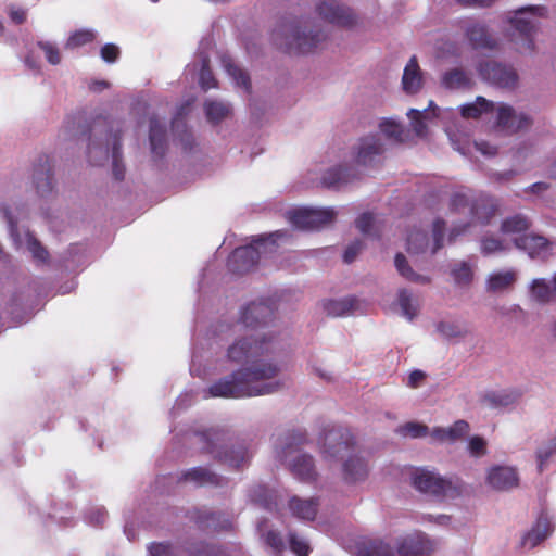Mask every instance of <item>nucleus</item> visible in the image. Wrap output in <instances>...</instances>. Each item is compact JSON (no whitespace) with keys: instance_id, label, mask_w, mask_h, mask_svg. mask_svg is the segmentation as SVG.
<instances>
[{"instance_id":"obj_1","label":"nucleus","mask_w":556,"mask_h":556,"mask_svg":"<svg viewBox=\"0 0 556 556\" xmlns=\"http://www.w3.org/2000/svg\"><path fill=\"white\" fill-rule=\"evenodd\" d=\"M278 343L273 336L244 337L236 340L227 350V357L236 364L249 366L219 379L208 388L212 397H252L271 394L285 383L275 380L282 367L277 362Z\"/></svg>"},{"instance_id":"obj_2","label":"nucleus","mask_w":556,"mask_h":556,"mask_svg":"<svg viewBox=\"0 0 556 556\" xmlns=\"http://www.w3.org/2000/svg\"><path fill=\"white\" fill-rule=\"evenodd\" d=\"M318 442L325 459H343L346 456L342 465L345 482L355 483L367 478V462L359 455L358 446L350 429L342 426H328L324 428Z\"/></svg>"},{"instance_id":"obj_3","label":"nucleus","mask_w":556,"mask_h":556,"mask_svg":"<svg viewBox=\"0 0 556 556\" xmlns=\"http://www.w3.org/2000/svg\"><path fill=\"white\" fill-rule=\"evenodd\" d=\"M273 37L279 49L293 55L309 53L326 39L321 29L299 20L281 21L274 29Z\"/></svg>"},{"instance_id":"obj_4","label":"nucleus","mask_w":556,"mask_h":556,"mask_svg":"<svg viewBox=\"0 0 556 556\" xmlns=\"http://www.w3.org/2000/svg\"><path fill=\"white\" fill-rule=\"evenodd\" d=\"M109 122L104 117H98L93 121L92 126L87 130H81V135L89 134V140H91V131L98 127L108 126ZM121 131L113 132V127L106 131L105 143L90 141L88 144V160L91 164L98 165L102 160L109 157V146L112 144V172L116 180L122 181L125 178V166L122 160V143H121Z\"/></svg>"},{"instance_id":"obj_5","label":"nucleus","mask_w":556,"mask_h":556,"mask_svg":"<svg viewBox=\"0 0 556 556\" xmlns=\"http://www.w3.org/2000/svg\"><path fill=\"white\" fill-rule=\"evenodd\" d=\"M545 14L546 8L542 5H529L515 11L514 16L509 20L513 28L510 37L519 52H532L534 50L538 18Z\"/></svg>"},{"instance_id":"obj_6","label":"nucleus","mask_w":556,"mask_h":556,"mask_svg":"<svg viewBox=\"0 0 556 556\" xmlns=\"http://www.w3.org/2000/svg\"><path fill=\"white\" fill-rule=\"evenodd\" d=\"M413 486L425 494L437 498H455L463 492L459 479H445L426 468H416L412 473Z\"/></svg>"},{"instance_id":"obj_7","label":"nucleus","mask_w":556,"mask_h":556,"mask_svg":"<svg viewBox=\"0 0 556 556\" xmlns=\"http://www.w3.org/2000/svg\"><path fill=\"white\" fill-rule=\"evenodd\" d=\"M199 438L203 443L204 452L212 454L215 459L236 469H239L251 457L248 450L242 445L222 451L226 441V432L223 430L210 429L199 433Z\"/></svg>"},{"instance_id":"obj_8","label":"nucleus","mask_w":556,"mask_h":556,"mask_svg":"<svg viewBox=\"0 0 556 556\" xmlns=\"http://www.w3.org/2000/svg\"><path fill=\"white\" fill-rule=\"evenodd\" d=\"M286 233L287 231L277 230L269 233L268 236H262L254 240V244L235 249L227 261L228 269L237 275H242L250 271L260 261L262 253L260 248L264 247V249H266L267 243L275 244L276 241L285 237ZM266 250H264V252Z\"/></svg>"},{"instance_id":"obj_9","label":"nucleus","mask_w":556,"mask_h":556,"mask_svg":"<svg viewBox=\"0 0 556 556\" xmlns=\"http://www.w3.org/2000/svg\"><path fill=\"white\" fill-rule=\"evenodd\" d=\"M480 77L500 88L514 89L518 85L519 76L516 70L495 61L481 62L478 66Z\"/></svg>"},{"instance_id":"obj_10","label":"nucleus","mask_w":556,"mask_h":556,"mask_svg":"<svg viewBox=\"0 0 556 556\" xmlns=\"http://www.w3.org/2000/svg\"><path fill=\"white\" fill-rule=\"evenodd\" d=\"M316 12L324 21L341 28L352 29L358 24V16L348 5L334 0H324L316 5Z\"/></svg>"},{"instance_id":"obj_11","label":"nucleus","mask_w":556,"mask_h":556,"mask_svg":"<svg viewBox=\"0 0 556 556\" xmlns=\"http://www.w3.org/2000/svg\"><path fill=\"white\" fill-rule=\"evenodd\" d=\"M336 215L332 208H299L290 212L289 218L299 229L314 230L331 224Z\"/></svg>"},{"instance_id":"obj_12","label":"nucleus","mask_w":556,"mask_h":556,"mask_svg":"<svg viewBox=\"0 0 556 556\" xmlns=\"http://www.w3.org/2000/svg\"><path fill=\"white\" fill-rule=\"evenodd\" d=\"M437 544L424 533L402 538L396 543L397 556H431Z\"/></svg>"},{"instance_id":"obj_13","label":"nucleus","mask_w":556,"mask_h":556,"mask_svg":"<svg viewBox=\"0 0 556 556\" xmlns=\"http://www.w3.org/2000/svg\"><path fill=\"white\" fill-rule=\"evenodd\" d=\"M188 516L200 529L205 531L218 532L232 529V521L222 513L194 508L189 511Z\"/></svg>"},{"instance_id":"obj_14","label":"nucleus","mask_w":556,"mask_h":556,"mask_svg":"<svg viewBox=\"0 0 556 556\" xmlns=\"http://www.w3.org/2000/svg\"><path fill=\"white\" fill-rule=\"evenodd\" d=\"M532 119L525 113H516L508 104H501L497 109V126L509 134L529 128Z\"/></svg>"},{"instance_id":"obj_15","label":"nucleus","mask_w":556,"mask_h":556,"mask_svg":"<svg viewBox=\"0 0 556 556\" xmlns=\"http://www.w3.org/2000/svg\"><path fill=\"white\" fill-rule=\"evenodd\" d=\"M274 307L267 302H252L243 308L241 321L245 327L257 328L267 325L274 318Z\"/></svg>"},{"instance_id":"obj_16","label":"nucleus","mask_w":556,"mask_h":556,"mask_svg":"<svg viewBox=\"0 0 556 556\" xmlns=\"http://www.w3.org/2000/svg\"><path fill=\"white\" fill-rule=\"evenodd\" d=\"M33 182L37 193L41 197L49 194L53 189V174L51 161L48 155H40L34 165Z\"/></svg>"},{"instance_id":"obj_17","label":"nucleus","mask_w":556,"mask_h":556,"mask_svg":"<svg viewBox=\"0 0 556 556\" xmlns=\"http://www.w3.org/2000/svg\"><path fill=\"white\" fill-rule=\"evenodd\" d=\"M517 249L526 251L531 258H545L551 254V242L543 236L522 235L514 240Z\"/></svg>"},{"instance_id":"obj_18","label":"nucleus","mask_w":556,"mask_h":556,"mask_svg":"<svg viewBox=\"0 0 556 556\" xmlns=\"http://www.w3.org/2000/svg\"><path fill=\"white\" fill-rule=\"evenodd\" d=\"M465 36L475 50H493L497 47L496 39L489 33L484 24L468 23L465 27Z\"/></svg>"},{"instance_id":"obj_19","label":"nucleus","mask_w":556,"mask_h":556,"mask_svg":"<svg viewBox=\"0 0 556 556\" xmlns=\"http://www.w3.org/2000/svg\"><path fill=\"white\" fill-rule=\"evenodd\" d=\"M488 483L495 490L506 491L519 483V478L513 467L495 466L488 475Z\"/></svg>"},{"instance_id":"obj_20","label":"nucleus","mask_w":556,"mask_h":556,"mask_svg":"<svg viewBox=\"0 0 556 556\" xmlns=\"http://www.w3.org/2000/svg\"><path fill=\"white\" fill-rule=\"evenodd\" d=\"M289 509L291 514L302 520L313 521L316 518L319 501L318 498H302L296 495L289 500Z\"/></svg>"},{"instance_id":"obj_21","label":"nucleus","mask_w":556,"mask_h":556,"mask_svg":"<svg viewBox=\"0 0 556 556\" xmlns=\"http://www.w3.org/2000/svg\"><path fill=\"white\" fill-rule=\"evenodd\" d=\"M291 473L303 482H313L317 478L314 459L308 454L298 455L290 464Z\"/></svg>"},{"instance_id":"obj_22","label":"nucleus","mask_w":556,"mask_h":556,"mask_svg":"<svg viewBox=\"0 0 556 556\" xmlns=\"http://www.w3.org/2000/svg\"><path fill=\"white\" fill-rule=\"evenodd\" d=\"M180 480L192 482L198 486H218L223 481L222 477L204 467H194L184 471Z\"/></svg>"},{"instance_id":"obj_23","label":"nucleus","mask_w":556,"mask_h":556,"mask_svg":"<svg viewBox=\"0 0 556 556\" xmlns=\"http://www.w3.org/2000/svg\"><path fill=\"white\" fill-rule=\"evenodd\" d=\"M383 152V146L377 136H368L361 140L356 161L358 164H370L374 159Z\"/></svg>"},{"instance_id":"obj_24","label":"nucleus","mask_w":556,"mask_h":556,"mask_svg":"<svg viewBox=\"0 0 556 556\" xmlns=\"http://www.w3.org/2000/svg\"><path fill=\"white\" fill-rule=\"evenodd\" d=\"M520 393L515 390L488 391L481 397V403L490 408H503L515 404Z\"/></svg>"},{"instance_id":"obj_25","label":"nucleus","mask_w":556,"mask_h":556,"mask_svg":"<svg viewBox=\"0 0 556 556\" xmlns=\"http://www.w3.org/2000/svg\"><path fill=\"white\" fill-rule=\"evenodd\" d=\"M497 206L494 201L490 198L480 197L472 200L470 206V216L473 220L480 224H489L490 220L495 216Z\"/></svg>"},{"instance_id":"obj_26","label":"nucleus","mask_w":556,"mask_h":556,"mask_svg":"<svg viewBox=\"0 0 556 556\" xmlns=\"http://www.w3.org/2000/svg\"><path fill=\"white\" fill-rule=\"evenodd\" d=\"M402 85L404 91L412 94L416 93L421 88L422 76L415 55L409 59L404 68Z\"/></svg>"},{"instance_id":"obj_27","label":"nucleus","mask_w":556,"mask_h":556,"mask_svg":"<svg viewBox=\"0 0 556 556\" xmlns=\"http://www.w3.org/2000/svg\"><path fill=\"white\" fill-rule=\"evenodd\" d=\"M553 531V526L549 519L545 516H540L533 528L523 536L522 545L530 548L535 547L544 541Z\"/></svg>"},{"instance_id":"obj_28","label":"nucleus","mask_w":556,"mask_h":556,"mask_svg":"<svg viewBox=\"0 0 556 556\" xmlns=\"http://www.w3.org/2000/svg\"><path fill=\"white\" fill-rule=\"evenodd\" d=\"M149 139L151 152L162 157L166 151V128L156 117L150 118Z\"/></svg>"},{"instance_id":"obj_29","label":"nucleus","mask_w":556,"mask_h":556,"mask_svg":"<svg viewBox=\"0 0 556 556\" xmlns=\"http://www.w3.org/2000/svg\"><path fill=\"white\" fill-rule=\"evenodd\" d=\"M358 306V300L355 296H349L341 300H325L323 308L328 316L341 317L355 312Z\"/></svg>"},{"instance_id":"obj_30","label":"nucleus","mask_w":556,"mask_h":556,"mask_svg":"<svg viewBox=\"0 0 556 556\" xmlns=\"http://www.w3.org/2000/svg\"><path fill=\"white\" fill-rule=\"evenodd\" d=\"M352 168L346 166L333 167L323 176V184L328 188H340L353 180Z\"/></svg>"},{"instance_id":"obj_31","label":"nucleus","mask_w":556,"mask_h":556,"mask_svg":"<svg viewBox=\"0 0 556 556\" xmlns=\"http://www.w3.org/2000/svg\"><path fill=\"white\" fill-rule=\"evenodd\" d=\"M180 549L188 556H222L220 546L205 543L203 541H186L180 545Z\"/></svg>"},{"instance_id":"obj_32","label":"nucleus","mask_w":556,"mask_h":556,"mask_svg":"<svg viewBox=\"0 0 556 556\" xmlns=\"http://www.w3.org/2000/svg\"><path fill=\"white\" fill-rule=\"evenodd\" d=\"M517 276L514 270L497 271L488 278L486 289L490 292H501L514 286Z\"/></svg>"},{"instance_id":"obj_33","label":"nucleus","mask_w":556,"mask_h":556,"mask_svg":"<svg viewBox=\"0 0 556 556\" xmlns=\"http://www.w3.org/2000/svg\"><path fill=\"white\" fill-rule=\"evenodd\" d=\"M394 264L399 274L408 281L420 285L430 283V277L415 273L414 269L408 265L406 257L402 253H397L395 255Z\"/></svg>"},{"instance_id":"obj_34","label":"nucleus","mask_w":556,"mask_h":556,"mask_svg":"<svg viewBox=\"0 0 556 556\" xmlns=\"http://www.w3.org/2000/svg\"><path fill=\"white\" fill-rule=\"evenodd\" d=\"M358 556H397L390 544L381 540H371L363 543L357 549Z\"/></svg>"},{"instance_id":"obj_35","label":"nucleus","mask_w":556,"mask_h":556,"mask_svg":"<svg viewBox=\"0 0 556 556\" xmlns=\"http://www.w3.org/2000/svg\"><path fill=\"white\" fill-rule=\"evenodd\" d=\"M250 498L253 503L261 505L267 510L277 507L275 493L265 485H255L250 490Z\"/></svg>"},{"instance_id":"obj_36","label":"nucleus","mask_w":556,"mask_h":556,"mask_svg":"<svg viewBox=\"0 0 556 556\" xmlns=\"http://www.w3.org/2000/svg\"><path fill=\"white\" fill-rule=\"evenodd\" d=\"M494 110V103L483 97H478L473 103L466 104L462 108V116L465 118H478L483 113Z\"/></svg>"},{"instance_id":"obj_37","label":"nucleus","mask_w":556,"mask_h":556,"mask_svg":"<svg viewBox=\"0 0 556 556\" xmlns=\"http://www.w3.org/2000/svg\"><path fill=\"white\" fill-rule=\"evenodd\" d=\"M223 65L226 72L233 78L237 86L243 88L247 92H251V81L249 75L233 63L231 58H223Z\"/></svg>"},{"instance_id":"obj_38","label":"nucleus","mask_w":556,"mask_h":556,"mask_svg":"<svg viewBox=\"0 0 556 556\" xmlns=\"http://www.w3.org/2000/svg\"><path fill=\"white\" fill-rule=\"evenodd\" d=\"M442 85L448 89L465 88L470 86V79L462 68H453L444 73Z\"/></svg>"},{"instance_id":"obj_39","label":"nucleus","mask_w":556,"mask_h":556,"mask_svg":"<svg viewBox=\"0 0 556 556\" xmlns=\"http://www.w3.org/2000/svg\"><path fill=\"white\" fill-rule=\"evenodd\" d=\"M531 226V222L527 216L522 214H516L514 216L507 217L503 220L501 225V231L503 233H520L527 231Z\"/></svg>"},{"instance_id":"obj_40","label":"nucleus","mask_w":556,"mask_h":556,"mask_svg":"<svg viewBox=\"0 0 556 556\" xmlns=\"http://www.w3.org/2000/svg\"><path fill=\"white\" fill-rule=\"evenodd\" d=\"M531 293L540 303L556 301V292L545 279H534L531 285Z\"/></svg>"},{"instance_id":"obj_41","label":"nucleus","mask_w":556,"mask_h":556,"mask_svg":"<svg viewBox=\"0 0 556 556\" xmlns=\"http://www.w3.org/2000/svg\"><path fill=\"white\" fill-rule=\"evenodd\" d=\"M204 111L207 119L213 124L223 121L230 112L227 104L218 101H206L204 103Z\"/></svg>"},{"instance_id":"obj_42","label":"nucleus","mask_w":556,"mask_h":556,"mask_svg":"<svg viewBox=\"0 0 556 556\" xmlns=\"http://www.w3.org/2000/svg\"><path fill=\"white\" fill-rule=\"evenodd\" d=\"M428 247L427 233L422 230L415 229L407 236V251L408 253H422Z\"/></svg>"},{"instance_id":"obj_43","label":"nucleus","mask_w":556,"mask_h":556,"mask_svg":"<svg viewBox=\"0 0 556 556\" xmlns=\"http://www.w3.org/2000/svg\"><path fill=\"white\" fill-rule=\"evenodd\" d=\"M397 302L402 309L403 315L408 320H413L417 316L418 308L413 303L412 294L406 289H401L399 291Z\"/></svg>"},{"instance_id":"obj_44","label":"nucleus","mask_w":556,"mask_h":556,"mask_svg":"<svg viewBox=\"0 0 556 556\" xmlns=\"http://www.w3.org/2000/svg\"><path fill=\"white\" fill-rule=\"evenodd\" d=\"M381 132L396 142H403L404 128L401 124L392 119H383L379 124Z\"/></svg>"},{"instance_id":"obj_45","label":"nucleus","mask_w":556,"mask_h":556,"mask_svg":"<svg viewBox=\"0 0 556 556\" xmlns=\"http://www.w3.org/2000/svg\"><path fill=\"white\" fill-rule=\"evenodd\" d=\"M454 281L459 286H468L473 278V271L471 266L462 262L457 264L451 271Z\"/></svg>"},{"instance_id":"obj_46","label":"nucleus","mask_w":556,"mask_h":556,"mask_svg":"<svg viewBox=\"0 0 556 556\" xmlns=\"http://www.w3.org/2000/svg\"><path fill=\"white\" fill-rule=\"evenodd\" d=\"M556 453V437L549 439L536 451L538 469L542 472L548 459Z\"/></svg>"},{"instance_id":"obj_47","label":"nucleus","mask_w":556,"mask_h":556,"mask_svg":"<svg viewBox=\"0 0 556 556\" xmlns=\"http://www.w3.org/2000/svg\"><path fill=\"white\" fill-rule=\"evenodd\" d=\"M396 432L403 437L422 438L428 434L429 429L426 425L409 421L400 426Z\"/></svg>"},{"instance_id":"obj_48","label":"nucleus","mask_w":556,"mask_h":556,"mask_svg":"<svg viewBox=\"0 0 556 556\" xmlns=\"http://www.w3.org/2000/svg\"><path fill=\"white\" fill-rule=\"evenodd\" d=\"M27 248L31 253L34 260L37 262L46 263L49 258V253L45 247L41 245L39 240L31 233H27Z\"/></svg>"},{"instance_id":"obj_49","label":"nucleus","mask_w":556,"mask_h":556,"mask_svg":"<svg viewBox=\"0 0 556 556\" xmlns=\"http://www.w3.org/2000/svg\"><path fill=\"white\" fill-rule=\"evenodd\" d=\"M199 83L204 91L217 87V80L215 79L213 72L210 68V61L206 58L202 61Z\"/></svg>"},{"instance_id":"obj_50","label":"nucleus","mask_w":556,"mask_h":556,"mask_svg":"<svg viewBox=\"0 0 556 556\" xmlns=\"http://www.w3.org/2000/svg\"><path fill=\"white\" fill-rule=\"evenodd\" d=\"M94 38L96 35L91 30H77L68 38L66 46L72 49L78 48L92 42Z\"/></svg>"},{"instance_id":"obj_51","label":"nucleus","mask_w":556,"mask_h":556,"mask_svg":"<svg viewBox=\"0 0 556 556\" xmlns=\"http://www.w3.org/2000/svg\"><path fill=\"white\" fill-rule=\"evenodd\" d=\"M426 111L427 110L419 111L416 109H410L407 113V116L409 117V119L412 122L414 131L416 132L417 136H420V137L425 136L427 132V125L424 122Z\"/></svg>"},{"instance_id":"obj_52","label":"nucleus","mask_w":556,"mask_h":556,"mask_svg":"<svg viewBox=\"0 0 556 556\" xmlns=\"http://www.w3.org/2000/svg\"><path fill=\"white\" fill-rule=\"evenodd\" d=\"M445 231V222L443 219H435L432 226V238H433V247L431 250L432 254H435L443 247Z\"/></svg>"},{"instance_id":"obj_53","label":"nucleus","mask_w":556,"mask_h":556,"mask_svg":"<svg viewBox=\"0 0 556 556\" xmlns=\"http://www.w3.org/2000/svg\"><path fill=\"white\" fill-rule=\"evenodd\" d=\"M506 250L504 242L493 237H485L481 241V252L484 255L503 252Z\"/></svg>"},{"instance_id":"obj_54","label":"nucleus","mask_w":556,"mask_h":556,"mask_svg":"<svg viewBox=\"0 0 556 556\" xmlns=\"http://www.w3.org/2000/svg\"><path fill=\"white\" fill-rule=\"evenodd\" d=\"M289 543L291 551L298 556H308L311 547L306 541L298 536L295 533L289 534Z\"/></svg>"},{"instance_id":"obj_55","label":"nucleus","mask_w":556,"mask_h":556,"mask_svg":"<svg viewBox=\"0 0 556 556\" xmlns=\"http://www.w3.org/2000/svg\"><path fill=\"white\" fill-rule=\"evenodd\" d=\"M469 432V424L466 420L459 419L447 428L450 441L454 442L464 438Z\"/></svg>"},{"instance_id":"obj_56","label":"nucleus","mask_w":556,"mask_h":556,"mask_svg":"<svg viewBox=\"0 0 556 556\" xmlns=\"http://www.w3.org/2000/svg\"><path fill=\"white\" fill-rule=\"evenodd\" d=\"M438 331L445 338H458L465 334V331L455 324L451 323H439L437 326Z\"/></svg>"},{"instance_id":"obj_57","label":"nucleus","mask_w":556,"mask_h":556,"mask_svg":"<svg viewBox=\"0 0 556 556\" xmlns=\"http://www.w3.org/2000/svg\"><path fill=\"white\" fill-rule=\"evenodd\" d=\"M471 203H472V201L470 200L468 194H466L465 192H455L451 197L450 205H451L452 211L459 212V211L464 210L465 207L470 208Z\"/></svg>"},{"instance_id":"obj_58","label":"nucleus","mask_w":556,"mask_h":556,"mask_svg":"<svg viewBox=\"0 0 556 556\" xmlns=\"http://www.w3.org/2000/svg\"><path fill=\"white\" fill-rule=\"evenodd\" d=\"M39 48L45 52L46 59L52 65H58L61 62L59 49L50 42H39Z\"/></svg>"},{"instance_id":"obj_59","label":"nucleus","mask_w":556,"mask_h":556,"mask_svg":"<svg viewBox=\"0 0 556 556\" xmlns=\"http://www.w3.org/2000/svg\"><path fill=\"white\" fill-rule=\"evenodd\" d=\"M149 553L150 556H176L169 543H152Z\"/></svg>"},{"instance_id":"obj_60","label":"nucleus","mask_w":556,"mask_h":556,"mask_svg":"<svg viewBox=\"0 0 556 556\" xmlns=\"http://www.w3.org/2000/svg\"><path fill=\"white\" fill-rule=\"evenodd\" d=\"M374 222H375V218H374V215L371 213H363L356 219V227H357V229L361 232H363L365 235H368L371 231V228L374 226Z\"/></svg>"},{"instance_id":"obj_61","label":"nucleus","mask_w":556,"mask_h":556,"mask_svg":"<svg viewBox=\"0 0 556 556\" xmlns=\"http://www.w3.org/2000/svg\"><path fill=\"white\" fill-rule=\"evenodd\" d=\"M469 451L476 457L482 456L486 452V442L481 437H472L469 441Z\"/></svg>"},{"instance_id":"obj_62","label":"nucleus","mask_w":556,"mask_h":556,"mask_svg":"<svg viewBox=\"0 0 556 556\" xmlns=\"http://www.w3.org/2000/svg\"><path fill=\"white\" fill-rule=\"evenodd\" d=\"M119 56V49L114 43H105L101 48V58L108 62L113 63L115 62Z\"/></svg>"},{"instance_id":"obj_63","label":"nucleus","mask_w":556,"mask_h":556,"mask_svg":"<svg viewBox=\"0 0 556 556\" xmlns=\"http://www.w3.org/2000/svg\"><path fill=\"white\" fill-rule=\"evenodd\" d=\"M362 241L356 240L352 242L344 251L343 261L348 264L352 263L356 258L357 254L362 251Z\"/></svg>"},{"instance_id":"obj_64","label":"nucleus","mask_w":556,"mask_h":556,"mask_svg":"<svg viewBox=\"0 0 556 556\" xmlns=\"http://www.w3.org/2000/svg\"><path fill=\"white\" fill-rule=\"evenodd\" d=\"M266 544L273 547L276 552H280L283 548V541L279 533L275 531H268L265 536Z\"/></svg>"}]
</instances>
